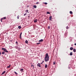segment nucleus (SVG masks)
Segmentation results:
<instances>
[{
	"instance_id": "f257e3e1",
	"label": "nucleus",
	"mask_w": 76,
	"mask_h": 76,
	"mask_svg": "<svg viewBox=\"0 0 76 76\" xmlns=\"http://www.w3.org/2000/svg\"><path fill=\"white\" fill-rule=\"evenodd\" d=\"M45 60L46 62L49 61V56H48V54L47 53L46 54L45 57Z\"/></svg>"
},
{
	"instance_id": "f03ea898",
	"label": "nucleus",
	"mask_w": 76,
	"mask_h": 76,
	"mask_svg": "<svg viewBox=\"0 0 76 76\" xmlns=\"http://www.w3.org/2000/svg\"><path fill=\"white\" fill-rule=\"evenodd\" d=\"M2 50H3L4 52H6V53H9V52L5 48H2Z\"/></svg>"
},
{
	"instance_id": "7ed1b4c3",
	"label": "nucleus",
	"mask_w": 76,
	"mask_h": 76,
	"mask_svg": "<svg viewBox=\"0 0 76 76\" xmlns=\"http://www.w3.org/2000/svg\"><path fill=\"white\" fill-rule=\"evenodd\" d=\"M67 34H68V32L67 31H66L65 33V38L67 37Z\"/></svg>"
},
{
	"instance_id": "20e7f679",
	"label": "nucleus",
	"mask_w": 76,
	"mask_h": 76,
	"mask_svg": "<svg viewBox=\"0 0 76 76\" xmlns=\"http://www.w3.org/2000/svg\"><path fill=\"white\" fill-rule=\"evenodd\" d=\"M37 66H38V67H41V64H40L39 63H38V64H37Z\"/></svg>"
},
{
	"instance_id": "39448f33",
	"label": "nucleus",
	"mask_w": 76,
	"mask_h": 76,
	"mask_svg": "<svg viewBox=\"0 0 76 76\" xmlns=\"http://www.w3.org/2000/svg\"><path fill=\"white\" fill-rule=\"evenodd\" d=\"M51 18H52V16H50L49 17V20H51Z\"/></svg>"
},
{
	"instance_id": "423d86ee",
	"label": "nucleus",
	"mask_w": 76,
	"mask_h": 76,
	"mask_svg": "<svg viewBox=\"0 0 76 76\" xmlns=\"http://www.w3.org/2000/svg\"><path fill=\"white\" fill-rule=\"evenodd\" d=\"M43 41V39H41L39 41V42H42Z\"/></svg>"
},
{
	"instance_id": "0eeeda50",
	"label": "nucleus",
	"mask_w": 76,
	"mask_h": 76,
	"mask_svg": "<svg viewBox=\"0 0 76 76\" xmlns=\"http://www.w3.org/2000/svg\"><path fill=\"white\" fill-rule=\"evenodd\" d=\"M6 73V71H4L1 74V75H3V74H4Z\"/></svg>"
},
{
	"instance_id": "6e6552de",
	"label": "nucleus",
	"mask_w": 76,
	"mask_h": 76,
	"mask_svg": "<svg viewBox=\"0 0 76 76\" xmlns=\"http://www.w3.org/2000/svg\"><path fill=\"white\" fill-rule=\"evenodd\" d=\"M73 47H71L70 48V50H73Z\"/></svg>"
},
{
	"instance_id": "1a4fd4ad",
	"label": "nucleus",
	"mask_w": 76,
	"mask_h": 76,
	"mask_svg": "<svg viewBox=\"0 0 76 76\" xmlns=\"http://www.w3.org/2000/svg\"><path fill=\"white\" fill-rule=\"evenodd\" d=\"M48 66L47 65V64H45V68H47Z\"/></svg>"
},
{
	"instance_id": "9d476101",
	"label": "nucleus",
	"mask_w": 76,
	"mask_h": 76,
	"mask_svg": "<svg viewBox=\"0 0 76 76\" xmlns=\"http://www.w3.org/2000/svg\"><path fill=\"white\" fill-rule=\"evenodd\" d=\"M70 56H72V55H73V53H72V52H71L70 53Z\"/></svg>"
},
{
	"instance_id": "9b49d317",
	"label": "nucleus",
	"mask_w": 76,
	"mask_h": 76,
	"mask_svg": "<svg viewBox=\"0 0 76 76\" xmlns=\"http://www.w3.org/2000/svg\"><path fill=\"white\" fill-rule=\"evenodd\" d=\"M73 51H74V53H75L76 52V49H74L73 50Z\"/></svg>"
},
{
	"instance_id": "f8f14e48",
	"label": "nucleus",
	"mask_w": 76,
	"mask_h": 76,
	"mask_svg": "<svg viewBox=\"0 0 76 76\" xmlns=\"http://www.w3.org/2000/svg\"><path fill=\"white\" fill-rule=\"evenodd\" d=\"M18 28L19 29H21L22 27H21V26H18Z\"/></svg>"
},
{
	"instance_id": "ddd939ff",
	"label": "nucleus",
	"mask_w": 76,
	"mask_h": 76,
	"mask_svg": "<svg viewBox=\"0 0 76 76\" xmlns=\"http://www.w3.org/2000/svg\"><path fill=\"white\" fill-rule=\"evenodd\" d=\"M33 6H34V8H35V9H36V8H37V6L34 5Z\"/></svg>"
},
{
	"instance_id": "4468645a",
	"label": "nucleus",
	"mask_w": 76,
	"mask_h": 76,
	"mask_svg": "<svg viewBox=\"0 0 76 76\" xmlns=\"http://www.w3.org/2000/svg\"><path fill=\"white\" fill-rule=\"evenodd\" d=\"M25 42H26V44H28V40H26Z\"/></svg>"
},
{
	"instance_id": "2eb2a0df",
	"label": "nucleus",
	"mask_w": 76,
	"mask_h": 76,
	"mask_svg": "<svg viewBox=\"0 0 76 76\" xmlns=\"http://www.w3.org/2000/svg\"><path fill=\"white\" fill-rule=\"evenodd\" d=\"M18 49L19 51H20L21 50L20 48H18Z\"/></svg>"
},
{
	"instance_id": "dca6fc26",
	"label": "nucleus",
	"mask_w": 76,
	"mask_h": 76,
	"mask_svg": "<svg viewBox=\"0 0 76 76\" xmlns=\"http://www.w3.org/2000/svg\"><path fill=\"white\" fill-rule=\"evenodd\" d=\"M34 22H37V19H35L34 21Z\"/></svg>"
},
{
	"instance_id": "f3484780",
	"label": "nucleus",
	"mask_w": 76,
	"mask_h": 76,
	"mask_svg": "<svg viewBox=\"0 0 76 76\" xmlns=\"http://www.w3.org/2000/svg\"><path fill=\"white\" fill-rule=\"evenodd\" d=\"M11 65H10L9 66H7V68H10V67Z\"/></svg>"
},
{
	"instance_id": "a211bd4d",
	"label": "nucleus",
	"mask_w": 76,
	"mask_h": 76,
	"mask_svg": "<svg viewBox=\"0 0 76 76\" xmlns=\"http://www.w3.org/2000/svg\"><path fill=\"white\" fill-rule=\"evenodd\" d=\"M69 12H70V14H73V12H72V11H70Z\"/></svg>"
},
{
	"instance_id": "6ab92c4d",
	"label": "nucleus",
	"mask_w": 76,
	"mask_h": 76,
	"mask_svg": "<svg viewBox=\"0 0 76 76\" xmlns=\"http://www.w3.org/2000/svg\"><path fill=\"white\" fill-rule=\"evenodd\" d=\"M4 53H5L4 52H2V54H4Z\"/></svg>"
},
{
	"instance_id": "aec40b11",
	"label": "nucleus",
	"mask_w": 76,
	"mask_h": 76,
	"mask_svg": "<svg viewBox=\"0 0 76 76\" xmlns=\"http://www.w3.org/2000/svg\"><path fill=\"white\" fill-rule=\"evenodd\" d=\"M26 13H28V10H26Z\"/></svg>"
},
{
	"instance_id": "412c9836",
	"label": "nucleus",
	"mask_w": 76,
	"mask_h": 76,
	"mask_svg": "<svg viewBox=\"0 0 76 76\" xmlns=\"http://www.w3.org/2000/svg\"><path fill=\"white\" fill-rule=\"evenodd\" d=\"M41 44V43L40 42H39V43H37L36 44L37 45H39V44Z\"/></svg>"
},
{
	"instance_id": "4be33fe9",
	"label": "nucleus",
	"mask_w": 76,
	"mask_h": 76,
	"mask_svg": "<svg viewBox=\"0 0 76 76\" xmlns=\"http://www.w3.org/2000/svg\"><path fill=\"white\" fill-rule=\"evenodd\" d=\"M47 14H50V13L49 12H47Z\"/></svg>"
},
{
	"instance_id": "5701e85b",
	"label": "nucleus",
	"mask_w": 76,
	"mask_h": 76,
	"mask_svg": "<svg viewBox=\"0 0 76 76\" xmlns=\"http://www.w3.org/2000/svg\"><path fill=\"white\" fill-rule=\"evenodd\" d=\"M20 71H22V72H23V69H21Z\"/></svg>"
},
{
	"instance_id": "b1692460",
	"label": "nucleus",
	"mask_w": 76,
	"mask_h": 76,
	"mask_svg": "<svg viewBox=\"0 0 76 76\" xmlns=\"http://www.w3.org/2000/svg\"><path fill=\"white\" fill-rule=\"evenodd\" d=\"M2 19H6V17H4V18H2Z\"/></svg>"
},
{
	"instance_id": "393cba45",
	"label": "nucleus",
	"mask_w": 76,
	"mask_h": 76,
	"mask_svg": "<svg viewBox=\"0 0 76 76\" xmlns=\"http://www.w3.org/2000/svg\"><path fill=\"white\" fill-rule=\"evenodd\" d=\"M14 73H15V74H16V75H18V73H17V72H15V71H14Z\"/></svg>"
},
{
	"instance_id": "a878e982",
	"label": "nucleus",
	"mask_w": 76,
	"mask_h": 76,
	"mask_svg": "<svg viewBox=\"0 0 76 76\" xmlns=\"http://www.w3.org/2000/svg\"><path fill=\"white\" fill-rule=\"evenodd\" d=\"M31 66V67H33V69H34V65H32Z\"/></svg>"
},
{
	"instance_id": "bb28decb",
	"label": "nucleus",
	"mask_w": 76,
	"mask_h": 76,
	"mask_svg": "<svg viewBox=\"0 0 76 76\" xmlns=\"http://www.w3.org/2000/svg\"><path fill=\"white\" fill-rule=\"evenodd\" d=\"M19 16H18L17 17V19H19Z\"/></svg>"
},
{
	"instance_id": "cd10ccee",
	"label": "nucleus",
	"mask_w": 76,
	"mask_h": 76,
	"mask_svg": "<svg viewBox=\"0 0 76 76\" xmlns=\"http://www.w3.org/2000/svg\"><path fill=\"white\" fill-rule=\"evenodd\" d=\"M66 29H69V27L68 26H67L66 27Z\"/></svg>"
},
{
	"instance_id": "c85d7f7f",
	"label": "nucleus",
	"mask_w": 76,
	"mask_h": 76,
	"mask_svg": "<svg viewBox=\"0 0 76 76\" xmlns=\"http://www.w3.org/2000/svg\"><path fill=\"white\" fill-rule=\"evenodd\" d=\"M36 4H39V2H37L36 3Z\"/></svg>"
},
{
	"instance_id": "c756f323",
	"label": "nucleus",
	"mask_w": 76,
	"mask_h": 76,
	"mask_svg": "<svg viewBox=\"0 0 76 76\" xmlns=\"http://www.w3.org/2000/svg\"><path fill=\"white\" fill-rule=\"evenodd\" d=\"M48 29H50V26H48Z\"/></svg>"
},
{
	"instance_id": "7c9ffc66",
	"label": "nucleus",
	"mask_w": 76,
	"mask_h": 76,
	"mask_svg": "<svg viewBox=\"0 0 76 76\" xmlns=\"http://www.w3.org/2000/svg\"><path fill=\"white\" fill-rule=\"evenodd\" d=\"M20 39H22V37H21V35H20Z\"/></svg>"
},
{
	"instance_id": "2f4dec72",
	"label": "nucleus",
	"mask_w": 76,
	"mask_h": 76,
	"mask_svg": "<svg viewBox=\"0 0 76 76\" xmlns=\"http://www.w3.org/2000/svg\"><path fill=\"white\" fill-rule=\"evenodd\" d=\"M26 13H25L24 14V16H26Z\"/></svg>"
},
{
	"instance_id": "473e14b6",
	"label": "nucleus",
	"mask_w": 76,
	"mask_h": 76,
	"mask_svg": "<svg viewBox=\"0 0 76 76\" xmlns=\"http://www.w3.org/2000/svg\"><path fill=\"white\" fill-rule=\"evenodd\" d=\"M3 18H1V22H2V20H3Z\"/></svg>"
},
{
	"instance_id": "72a5a7b5",
	"label": "nucleus",
	"mask_w": 76,
	"mask_h": 76,
	"mask_svg": "<svg viewBox=\"0 0 76 76\" xmlns=\"http://www.w3.org/2000/svg\"><path fill=\"white\" fill-rule=\"evenodd\" d=\"M53 64L54 65V64H56V62H55V61L53 62Z\"/></svg>"
},
{
	"instance_id": "f704fd0d",
	"label": "nucleus",
	"mask_w": 76,
	"mask_h": 76,
	"mask_svg": "<svg viewBox=\"0 0 76 76\" xmlns=\"http://www.w3.org/2000/svg\"><path fill=\"white\" fill-rule=\"evenodd\" d=\"M44 3L45 4H47V2H45V3Z\"/></svg>"
},
{
	"instance_id": "c9c22d12",
	"label": "nucleus",
	"mask_w": 76,
	"mask_h": 76,
	"mask_svg": "<svg viewBox=\"0 0 76 76\" xmlns=\"http://www.w3.org/2000/svg\"><path fill=\"white\" fill-rule=\"evenodd\" d=\"M18 46H16V49H18Z\"/></svg>"
},
{
	"instance_id": "e433bc0d",
	"label": "nucleus",
	"mask_w": 76,
	"mask_h": 76,
	"mask_svg": "<svg viewBox=\"0 0 76 76\" xmlns=\"http://www.w3.org/2000/svg\"><path fill=\"white\" fill-rule=\"evenodd\" d=\"M22 33L21 32L20 34V35H22Z\"/></svg>"
},
{
	"instance_id": "4c0bfd02",
	"label": "nucleus",
	"mask_w": 76,
	"mask_h": 76,
	"mask_svg": "<svg viewBox=\"0 0 76 76\" xmlns=\"http://www.w3.org/2000/svg\"><path fill=\"white\" fill-rule=\"evenodd\" d=\"M16 44H18V42H16Z\"/></svg>"
},
{
	"instance_id": "58836bf2",
	"label": "nucleus",
	"mask_w": 76,
	"mask_h": 76,
	"mask_svg": "<svg viewBox=\"0 0 76 76\" xmlns=\"http://www.w3.org/2000/svg\"><path fill=\"white\" fill-rule=\"evenodd\" d=\"M74 45H76V43H75Z\"/></svg>"
},
{
	"instance_id": "ea45409f",
	"label": "nucleus",
	"mask_w": 76,
	"mask_h": 76,
	"mask_svg": "<svg viewBox=\"0 0 76 76\" xmlns=\"http://www.w3.org/2000/svg\"><path fill=\"white\" fill-rule=\"evenodd\" d=\"M44 61H42V63H44Z\"/></svg>"
},
{
	"instance_id": "a19ab883",
	"label": "nucleus",
	"mask_w": 76,
	"mask_h": 76,
	"mask_svg": "<svg viewBox=\"0 0 76 76\" xmlns=\"http://www.w3.org/2000/svg\"><path fill=\"white\" fill-rule=\"evenodd\" d=\"M43 63V62H42V63H40V64H42Z\"/></svg>"
},
{
	"instance_id": "79ce46f5",
	"label": "nucleus",
	"mask_w": 76,
	"mask_h": 76,
	"mask_svg": "<svg viewBox=\"0 0 76 76\" xmlns=\"http://www.w3.org/2000/svg\"><path fill=\"white\" fill-rule=\"evenodd\" d=\"M27 7H29V6H27Z\"/></svg>"
},
{
	"instance_id": "37998d69",
	"label": "nucleus",
	"mask_w": 76,
	"mask_h": 76,
	"mask_svg": "<svg viewBox=\"0 0 76 76\" xmlns=\"http://www.w3.org/2000/svg\"><path fill=\"white\" fill-rule=\"evenodd\" d=\"M1 55V52H0V56Z\"/></svg>"
},
{
	"instance_id": "c03bdc74",
	"label": "nucleus",
	"mask_w": 76,
	"mask_h": 76,
	"mask_svg": "<svg viewBox=\"0 0 76 76\" xmlns=\"http://www.w3.org/2000/svg\"><path fill=\"white\" fill-rule=\"evenodd\" d=\"M28 18H29V17H30V16H28Z\"/></svg>"
},
{
	"instance_id": "a18cd8bd",
	"label": "nucleus",
	"mask_w": 76,
	"mask_h": 76,
	"mask_svg": "<svg viewBox=\"0 0 76 76\" xmlns=\"http://www.w3.org/2000/svg\"><path fill=\"white\" fill-rule=\"evenodd\" d=\"M5 56H6V54H5Z\"/></svg>"
},
{
	"instance_id": "49530a36",
	"label": "nucleus",
	"mask_w": 76,
	"mask_h": 76,
	"mask_svg": "<svg viewBox=\"0 0 76 76\" xmlns=\"http://www.w3.org/2000/svg\"><path fill=\"white\" fill-rule=\"evenodd\" d=\"M75 36H76V34H75Z\"/></svg>"
}]
</instances>
